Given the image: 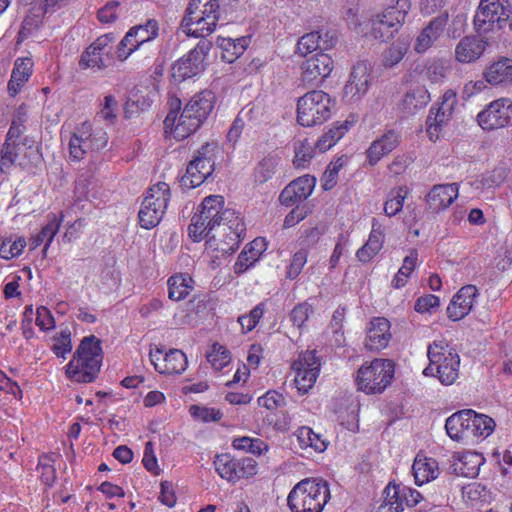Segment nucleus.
<instances>
[{"instance_id": "1", "label": "nucleus", "mask_w": 512, "mask_h": 512, "mask_svg": "<svg viewBox=\"0 0 512 512\" xmlns=\"http://www.w3.org/2000/svg\"><path fill=\"white\" fill-rule=\"evenodd\" d=\"M215 95L210 90H204L194 95L182 113L178 117L180 109V100L176 99L171 106L175 105L166 116L164 123L166 127H172L174 137L184 139L195 132L204 120L207 119L214 107Z\"/></svg>"}, {"instance_id": "2", "label": "nucleus", "mask_w": 512, "mask_h": 512, "mask_svg": "<svg viewBox=\"0 0 512 512\" xmlns=\"http://www.w3.org/2000/svg\"><path fill=\"white\" fill-rule=\"evenodd\" d=\"M199 213L201 217L218 224V229L229 239V243H224L221 247L217 244L215 249L222 253H233L238 248L240 235L244 231L239 214L233 209L224 208V199L220 195L204 198Z\"/></svg>"}, {"instance_id": "3", "label": "nucleus", "mask_w": 512, "mask_h": 512, "mask_svg": "<svg viewBox=\"0 0 512 512\" xmlns=\"http://www.w3.org/2000/svg\"><path fill=\"white\" fill-rule=\"evenodd\" d=\"M101 363L100 340L94 335L84 337L74 353L73 359L66 367V375L73 381L90 383L94 381L100 371Z\"/></svg>"}, {"instance_id": "4", "label": "nucleus", "mask_w": 512, "mask_h": 512, "mask_svg": "<svg viewBox=\"0 0 512 512\" xmlns=\"http://www.w3.org/2000/svg\"><path fill=\"white\" fill-rule=\"evenodd\" d=\"M330 498L328 483L318 478H306L290 491L287 503L292 512H321Z\"/></svg>"}, {"instance_id": "5", "label": "nucleus", "mask_w": 512, "mask_h": 512, "mask_svg": "<svg viewBox=\"0 0 512 512\" xmlns=\"http://www.w3.org/2000/svg\"><path fill=\"white\" fill-rule=\"evenodd\" d=\"M219 17L218 0H191L181 25L187 35L205 38L215 30Z\"/></svg>"}, {"instance_id": "6", "label": "nucleus", "mask_w": 512, "mask_h": 512, "mask_svg": "<svg viewBox=\"0 0 512 512\" xmlns=\"http://www.w3.org/2000/svg\"><path fill=\"white\" fill-rule=\"evenodd\" d=\"M333 101L322 90H312L297 101V122L303 127L323 124L332 114Z\"/></svg>"}, {"instance_id": "7", "label": "nucleus", "mask_w": 512, "mask_h": 512, "mask_svg": "<svg viewBox=\"0 0 512 512\" xmlns=\"http://www.w3.org/2000/svg\"><path fill=\"white\" fill-rule=\"evenodd\" d=\"M394 374V363L388 359H374L360 367L357 373L359 390L366 393H380L390 383Z\"/></svg>"}, {"instance_id": "8", "label": "nucleus", "mask_w": 512, "mask_h": 512, "mask_svg": "<svg viewBox=\"0 0 512 512\" xmlns=\"http://www.w3.org/2000/svg\"><path fill=\"white\" fill-rule=\"evenodd\" d=\"M169 200L170 188L168 184L159 182L151 187L138 213L141 227L152 229L157 226L165 213Z\"/></svg>"}, {"instance_id": "9", "label": "nucleus", "mask_w": 512, "mask_h": 512, "mask_svg": "<svg viewBox=\"0 0 512 512\" xmlns=\"http://www.w3.org/2000/svg\"><path fill=\"white\" fill-rule=\"evenodd\" d=\"M443 341H434L428 346L427 355L432 364H437L438 378L444 385H451L458 378L460 357Z\"/></svg>"}, {"instance_id": "10", "label": "nucleus", "mask_w": 512, "mask_h": 512, "mask_svg": "<svg viewBox=\"0 0 512 512\" xmlns=\"http://www.w3.org/2000/svg\"><path fill=\"white\" fill-rule=\"evenodd\" d=\"M215 150L213 143H206L197 151L181 178L182 186L189 189L198 187L212 174L215 168Z\"/></svg>"}, {"instance_id": "11", "label": "nucleus", "mask_w": 512, "mask_h": 512, "mask_svg": "<svg viewBox=\"0 0 512 512\" xmlns=\"http://www.w3.org/2000/svg\"><path fill=\"white\" fill-rule=\"evenodd\" d=\"M511 14L508 0H481L474 16V25L479 33H487L494 28L501 29Z\"/></svg>"}, {"instance_id": "12", "label": "nucleus", "mask_w": 512, "mask_h": 512, "mask_svg": "<svg viewBox=\"0 0 512 512\" xmlns=\"http://www.w3.org/2000/svg\"><path fill=\"white\" fill-rule=\"evenodd\" d=\"M157 35L158 23L154 19H149L143 25L132 27L118 44L117 58L120 61L126 60L134 51L153 40Z\"/></svg>"}, {"instance_id": "13", "label": "nucleus", "mask_w": 512, "mask_h": 512, "mask_svg": "<svg viewBox=\"0 0 512 512\" xmlns=\"http://www.w3.org/2000/svg\"><path fill=\"white\" fill-rule=\"evenodd\" d=\"M320 368V358L316 356L315 351L307 350L299 354L298 359L292 364V369L296 372L294 382L300 393L305 394L313 387Z\"/></svg>"}, {"instance_id": "14", "label": "nucleus", "mask_w": 512, "mask_h": 512, "mask_svg": "<svg viewBox=\"0 0 512 512\" xmlns=\"http://www.w3.org/2000/svg\"><path fill=\"white\" fill-rule=\"evenodd\" d=\"M214 466L221 478L233 483L241 478L253 476L257 472L254 459L245 457L237 460L229 454L217 455Z\"/></svg>"}, {"instance_id": "15", "label": "nucleus", "mask_w": 512, "mask_h": 512, "mask_svg": "<svg viewBox=\"0 0 512 512\" xmlns=\"http://www.w3.org/2000/svg\"><path fill=\"white\" fill-rule=\"evenodd\" d=\"M484 130H495L512 124V101L507 98L494 100L477 116Z\"/></svg>"}, {"instance_id": "16", "label": "nucleus", "mask_w": 512, "mask_h": 512, "mask_svg": "<svg viewBox=\"0 0 512 512\" xmlns=\"http://www.w3.org/2000/svg\"><path fill=\"white\" fill-rule=\"evenodd\" d=\"M385 499L378 512H402L403 503L409 507L417 505L422 495L415 489L390 482L384 490Z\"/></svg>"}, {"instance_id": "17", "label": "nucleus", "mask_w": 512, "mask_h": 512, "mask_svg": "<svg viewBox=\"0 0 512 512\" xmlns=\"http://www.w3.org/2000/svg\"><path fill=\"white\" fill-rule=\"evenodd\" d=\"M301 81L304 85L317 86L327 78L333 70L330 55L318 52L306 58L302 63Z\"/></svg>"}, {"instance_id": "18", "label": "nucleus", "mask_w": 512, "mask_h": 512, "mask_svg": "<svg viewBox=\"0 0 512 512\" xmlns=\"http://www.w3.org/2000/svg\"><path fill=\"white\" fill-rule=\"evenodd\" d=\"M315 183V178L309 175L293 180L280 193V203L285 206H292L297 202L306 200L313 192Z\"/></svg>"}, {"instance_id": "19", "label": "nucleus", "mask_w": 512, "mask_h": 512, "mask_svg": "<svg viewBox=\"0 0 512 512\" xmlns=\"http://www.w3.org/2000/svg\"><path fill=\"white\" fill-rule=\"evenodd\" d=\"M478 296V290L474 285L463 286L452 298L447 307L449 319L458 321L464 318L472 309L473 302Z\"/></svg>"}, {"instance_id": "20", "label": "nucleus", "mask_w": 512, "mask_h": 512, "mask_svg": "<svg viewBox=\"0 0 512 512\" xmlns=\"http://www.w3.org/2000/svg\"><path fill=\"white\" fill-rule=\"evenodd\" d=\"M471 415L472 409H464L447 418L445 429L451 439L464 441L473 438Z\"/></svg>"}, {"instance_id": "21", "label": "nucleus", "mask_w": 512, "mask_h": 512, "mask_svg": "<svg viewBox=\"0 0 512 512\" xmlns=\"http://www.w3.org/2000/svg\"><path fill=\"white\" fill-rule=\"evenodd\" d=\"M458 197V185L438 184L433 186L426 196V202L429 209L433 212H439L449 207Z\"/></svg>"}, {"instance_id": "22", "label": "nucleus", "mask_w": 512, "mask_h": 512, "mask_svg": "<svg viewBox=\"0 0 512 512\" xmlns=\"http://www.w3.org/2000/svg\"><path fill=\"white\" fill-rule=\"evenodd\" d=\"M391 339L390 322L383 317L374 318L367 331L365 347L370 351L385 348Z\"/></svg>"}, {"instance_id": "23", "label": "nucleus", "mask_w": 512, "mask_h": 512, "mask_svg": "<svg viewBox=\"0 0 512 512\" xmlns=\"http://www.w3.org/2000/svg\"><path fill=\"white\" fill-rule=\"evenodd\" d=\"M371 71V65L365 61H360L355 64L350 75V80L345 86L346 93L352 94V96H363L369 88Z\"/></svg>"}, {"instance_id": "24", "label": "nucleus", "mask_w": 512, "mask_h": 512, "mask_svg": "<svg viewBox=\"0 0 512 512\" xmlns=\"http://www.w3.org/2000/svg\"><path fill=\"white\" fill-rule=\"evenodd\" d=\"M447 20V15H440L429 22L416 39L414 49L417 53H423L432 46L443 33Z\"/></svg>"}, {"instance_id": "25", "label": "nucleus", "mask_w": 512, "mask_h": 512, "mask_svg": "<svg viewBox=\"0 0 512 512\" xmlns=\"http://www.w3.org/2000/svg\"><path fill=\"white\" fill-rule=\"evenodd\" d=\"M401 142V136L394 130H389L375 140L367 150L370 165H375L383 156L392 152Z\"/></svg>"}, {"instance_id": "26", "label": "nucleus", "mask_w": 512, "mask_h": 512, "mask_svg": "<svg viewBox=\"0 0 512 512\" xmlns=\"http://www.w3.org/2000/svg\"><path fill=\"white\" fill-rule=\"evenodd\" d=\"M218 229V224L212 223L209 219L201 217V213H196L191 220L188 227L189 236L195 241L199 242L207 238V244L212 247L215 241L214 231Z\"/></svg>"}, {"instance_id": "27", "label": "nucleus", "mask_w": 512, "mask_h": 512, "mask_svg": "<svg viewBox=\"0 0 512 512\" xmlns=\"http://www.w3.org/2000/svg\"><path fill=\"white\" fill-rule=\"evenodd\" d=\"M485 50V42L476 37H464L455 48V56L459 62L470 63L478 59Z\"/></svg>"}, {"instance_id": "28", "label": "nucleus", "mask_w": 512, "mask_h": 512, "mask_svg": "<svg viewBox=\"0 0 512 512\" xmlns=\"http://www.w3.org/2000/svg\"><path fill=\"white\" fill-rule=\"evenodd\" d=\"M411 4L409 0H397L395 6L386 8L380 15L382 23L390 26L395 32L403 25L405 18L410 10Z\"/></svg>"}, {"instance_id": "29", "label": "nucleus", "mask_w": 512, "mask_h": 512, "mask_svg": "<svg viewBox=\"0 0 512 512\" xmlns=\"http://www.w3.org/2000/svg\"><path fill=\"white\" fill-rule=\"evenodd\" d=\"M249 44L247 37L237 39L218 37L217 45L222 50L221 58L227 63L236 61L246 50Z\"/></svg>"}, {"instance_id": "30", "label": "nucleus", "mask_w": 512, "mask_h": 512, "mask_svg": "<svg viewBox=\"0 0 512 512\" xmlns=\"http://www.w3.org/2000/svg\"><path fill=\"white\" fill-rule=\"evenodd\" d=\"M411 44L408 36L399 37L388 48H386L381 55V64L384 68H393L397 65L406 55Z\"/></svg>"}, {"instance_id": "31", "label": "nucleus", "mask_w": 512, "mask_h": 512, "mask_svg": "<svg viewBox=\"0 0 512 512\" xmlns=\"http://www.w3.org/2000/svg\"><path fill=\"white\" fill-rule=\"evenodd\" d=\"M430 101V94L424 86H417L408 91L401 103V109L406 115H413L417 110L426 106Z\"/></svg>"}, {"instance_id": "32", "label": "nucleus", "mask_w": 512, "mask_h": 512, "mask_svg": "<svg viewBox=\"0 0 512 512\" xmlns=\"http://www.w3.org/2000/svg\"><path fill=\"white\" fill-rule=\"evenodd\" d=\"M485 77L492 85L512 83V59L502 58L494 62L486 70Z\"/></svg>"}, {"instance_id": "33", "label": "nucleus", "mask_w": 512, "mask_h": 512, "mask_svg": "<svg viewBox=\"0 0 512 512\" xmlns=\"http://www.w3.org/2000/svg\"><path fill=\"white\" fill-rule=\"evenodd\" d=\"M380 227L374 220L368 241L356 253L359 261L369 262L382 248L383 234Z\"/></svg>"}, {"instance_id": "34", "label": "nucleus", "mask_w": 512, "mask_h": 512, "mask_svg": "<svg viewBox=\"0 0 512 512\" xmlns=\"http://www.w3.org/2000/svg\"><path fill=\"white\" fill-rule=\"evenodd\" d=\"M186 355L178 350L171 349L165 353L162 366L157 367V371L161 374H181L187 367Z\"/></svg>"}, {"instance_id": "35", "label": "nucleus", "mask_w": 512, "mask_h": 512, "mask_svg": "<svg viewBox=\"0 0 512 512\" xmlns=\"http://www.w3.org/2000/svg\"><path fill=\"white\" fill-rule=\"evenodd\" d=\"M481 464L480 455L477 453H467L461 456L453 465V471L463 477L474 478L479 474Z\"/></svg>"}, {"instance_id": "36", "label": "nucleus", "mask_w": 512, "mask_h": 512, "mask_svg": "<svg viewBox=\"0 0 512 512\" xmlns=\"http://www.w3.org/2000/svg\"><path fill=\"white\" fill-rule=\"evenodd\" d=\"M412 471L417 485L433 480L438 475L437 463L434 459L414 460Z\"/></svg>"}, {"instance_id": "37", "label": "nucleus", "mask_w": 512, "mask_h": 512, "mask_svg": "<svg viewBox=\"0 0 512 512\" xmlns=\"http://www.w3.org/2000/svg\"><path fill=\"white\" fill-rule=\"evenodd\" d=\"M192 279L184 275L171 276L168 279V296L173 301L184 299L192 289L190 282Z\"/></svg>"}, {"instance_id": "38", "label": "nucleus", "mask_w": 512, "mask_h": 512, "mask_svg": "<svg viewBox=\"0 0 512 512\" xmlns=\"http://www.w3.org/2000/svg\"><path fill=\"white\" fill-rule=\"evenodd\" d=\"M62 220H63V215H61L60 218H57L56 215L53 214L50 217L49 222L41 229L39 234H37L33 238V241H32L33 246L37 247L42 242L47 240V243H46V245H45V247L43 249V253L45 254L47 249H48V246L50 245V243L54 239L55 235L57 234V232H58V230L60 228Z\"/></svg>"}, {"instance_id": "39", "label": "nucleus", "mask_w": 512, "mask_h": 512, "mask_svg": "<svg viewBox=\"0 0 512 512\" xmlns=\"http://www.w3.org/2000/svg\"><path fill=\"white\" fill-rule=\"evenodd\" d=\"M348 131L347 122L343 124L334 125L327 132H325L315 143V148L320 152H325L330 149L344 134Z\"/></svg>"}, {"instance_id": "40", "label": "nucleus", "mask_w": 512, "mask_h": 512, "mask_svg": "<svg viewBox=\"0 0 512 512\" xmlns=\"http://www.w3.org/2000/svg\"><path fill=\"white\" fill-rule=\"evenodd\" d=\"M408 195L406 187L401 186L396 189H392L388 195L384 204V212L387 216L391 217L399 213L404 204V200Z\"/></svg>"}, {"instance_id": "41", "label": "nucleus", "mask_w": 512, "mask_h": 512, "mask_svg": "<svg viewBox=\"0 0 512 512\" xmlns=\"http://www.w3.org/2000/svg\"><path fill=\"white\" fill-rule=\"evenodd\" d=\"M447 67L442 59H427L421 74L432 83H438L446 77Z\"/></svg>"}, {"instance_id": "42", "label": "nucleus", "mask_w": 512, "mask_h": 512, "mask_svg": "<svg viewBox=\"0 0 512 512\" xmlns=\"http://www.w3.org/2000/svg\"><path fill=\"white\" fill-rule=\"evenodd\" d=\"M471 416L473 437H487L494 431L495 421L491 417L478 414L474 410Z\"/></svg>"}, {"instance_id": "43", "label": "nucleus", "mask_w": 512, "mask_h": 512, "mask_svg": "<svg viewBox=\"0 0 512 512\" xmlns=\"http://www.w3.org/2000/svg\"><path fill=\"white\" fill-rule=\"evenodd\" d=\"M212 47V43L208 40H201L197 46L183 57L194 66V70L203 71L205 69V57Z\"/></svg>"}, {"instance_id": "44", "label": "nucleus", "mask_w": 512, "mask_h": 512, "mask_svg": "<svg viewBox=\"0 0 512 512\" xmlns=\"http://www.w3.org/2000/svg\"><path fill=\"white\" fill-rule=\"evenodd\" d=\"M456 103V93L453 90H447L443 94L441 104L435 112L437 115V124L440 128L450 119Z\"/></svg>"}, {"instance_id": "45", "label": "nucleus", "mask_w": 512, "mask_h": 512, "mask_svg": "<svg viewBox=\"0 0 512 512\" xmlns=\"http://www.w3.org/2000/svg\"><path fill=\"white\" fill-rule=\"evenodd\" d=\"M255 245H258V241L254 240L248 245V249L243 250L235 263V273H243L249 266L254 264L261 255V250L256 249Z\"/></svg>"}, {"instance_id": "46", "label": "nucleus", "mask_w": 512, "mask_h": 512, "mask_svg": "<svg viewBox=\"0 0 512 512\" xmlns=\"http://www.w3.org/2000/svg\"><path fill=\"white\" fill-rule=\"evenodd\" d=\"M91 130V124L84 122L77 133H73L69 141L70 156L74 160H81L84 157L83 136Z\"/></svg>"}, {"instance_id": "47", "label": "nucleus", "mask_w": 512, "mask_h": 512, "mask_svg": "<svg viewBox=\"0 0 512 512\" xmlns=\"http://www.w3.org/2000/svg\"><path fill=\"white\" fill-rule=\"evenodd\" d=\"M321 37L319 31H314L303 35L297 42V51L304 57H309V55L316 51L320 50Z\"/></svg>"}, {"instance_id": "48", "label": "nucleus", "mask_w": 512, "mask_h": 512, "mask_svg": "<svg viewBox=\"0 0 512 512\" xmlns=\"http://www.w3.org/2000/svg\"><path fill=\"white\" fill-rule=\"evenodd\" d=\"M315 143L310 142L308 139L300 141L295 146V157L293 160L294 165L297 168L305 167L307 163L314 156Z\"/></svg>"}, {"instance_id": "49", "label": "nucleus", "mask_w": 512, "mask_h": 512, "mask_svg": "<svg viewBox=\"0 0 512 512\" xmlns=\"http://www.w3.org/2000/svg\"><path fill=\"white\" fill-rule=\"evenodd\" d=\"M207 361L215 368L222 369L230 362V352L219 343H214L207 353Z\"/></svg>"}, {"instance_id": "50", "label": "nucleus", "mask_w": 512, "mask_h": 512, "mask_svg": "<svg viewBox=\"0 0 512 512\" xmlns=\"http://www.w3.org/2000/svg\"><path fill=\"white\" fill-rule=\"evenodd\" d=\"M19 143L4 142L1 149V163L0 170L2 173H9L11 167L14 165L19 153Z\"/></svg>"}, {"instance_id": "51", "label": "nucleus", "mask_w": 512, "mask_h": 512, "mask_svg": "<svg viewBox=\"0 0 512 512\" xmlns=\"http://www.w3.org/2000/svg\"><path fill=\"white\" fill-rule=\"evenodd\" d=\"M298 439L302 445L310 446L319 452L324 451L327 447L325 441L321 439V436L314 433L309 427H301L298 430Z\"/></svg>"}, {"instance_id": "52", "label": "nucleus", "mask_w": 512, "mask_h": 512, "mask_svg": "<svg viewBox=\"0 0 512 512\" xmlns=\"http://www.w3.org/2000/svg\"><path fill=\"white\" fill-rule=\"evenodd\" d=\"M278 161L275 157H266L255 168V179L259 183H265L275 173Z\"/></svg>"}, {"instance_id": "53", "label": "nucleus", "mask_w": 512, "mask_h": 512, "mask_svg": "<svg viewBox=\"0 0 512 512\" xmlns=\"http://www.w3.org/2000/svg\"><path fill=\"white\" fill-rule=\"evenodd\" d=\"M106 55L103 52L100 51H93L91 53L90 49L87 48L86 51H84L81 55V58L79 60V66L82 69L87 68H97L99 70L104 69L107 67V63L105 62L103 56Z\"/></svg>"}, {"instance_id": "54", "label": "nucleus", "mask_w": 512, "mask_h": 512, "mask_svg": "<svg viewBox=\"0 0 512 512\" xmlns=\"http://www.w3.org/2000/svg\"><path fill=\"white\" fill-rule=\"evenodd\" d=\"M200 72V70H194V66L183 58L178 60L172 67V77L175 81L179 82L191 78Z\"/></svg>"}, {"instance_id": "55", "label": "nucleus", "mask_w": 512, "mask_h": 512, "mask_svg": "<svg viewBox=\"0 0 512 512\" xmlns=\"http://www.w3.org/2000/svg\"><path fill=\"white\" fill-rule=\"evenodd\" d=\"M190 414L203 422L219 421L222 418L220 410L215 408L200 407L198 405H192L189 409Z\"/></svg>"}, {"instance_id": "56", "label": "nucleus", "mask_w": 512, "mask_h": 512, "mask_svg": "<svg viewBox=\"0 0 512 512\" xmlns=\"http://www.w3.org/2000/svg\"><path fill=\"white\" fill-rule=\"evenodd\" d=\"M258 404L268 410H273L285 405V398L277 391H268L264 396L258 398Z\"/></svg>"}, {"instance_id": "57", "label": "nucleus", "mask_w": 512, "mask_h": 512, "mask_svg": "<svg viewBox=\"0 0 512 512\" xmlns=\"http://www.w3.org/2000/svg\"><path fill=\"white\" fill-rule=\"evenodd\" d=\"M306 262H307L306 251L300 250V251L296 252L293 256V259H292L289 267H288L286 277L291 280L295 279L302 271Z\"/></svg>"}, {"instance_id": "58", "label": "nucleus", "mask_w": 512, "mask_h": 512, "mask_svg": "<svg viewBox=\"0 0 512 512\" xmlns=\"http://www.w3.org/2000/svg\"><path fill=\"white\" fill-rule=\"evenodd\" d=\"M342 158L337 159L334 163H330L324 173L323 188L325 190L332 189L336 184V177L340 168L343 166Z\"/></svg>"}, {"instance_id": "59", "label": "nucleus", "mask_w": 512, "mask_h": 512, "mask_svg": "<svg viewBox=\"0 0 512 512\" xmlns=\"http://www.w3.org/2000/svg\"><path fill=\"white\" fill-rule=\"evenodd\" d=\"M440 300L437 296L428 294L417 299L415 303V310L419 313H432L434 309L438 308Z\"/></svg>"}, {"instance_id": "60", "label": "nucleus", "mask_w": 512, "mask_h": 512, "mask_svg": "<svg viewBox=\"0 0 512 512\" xmlns=\"http://www.w3.org/2000/svg\"><path fill=\"white\" fill-rule=\"evenodd\" d=\"M311 306L308 303H301L294 307L290 313V320L294 326L301 327L308 319Z\"/></svg>"}, {"instance_id": "61", "label": "nucleus", "mask_w": 512, "mask_h": 512, "mask_svg": "<svg viewBox=\"0 0 512 512\" xmlns=\"http://www.w3.org/2000/svg\"><path fill=\"white\" fill-rule=\"evenodd\" d=\"M71 334L69 331H64L61 336L56 339V343L53 345L52 350L58 356L65 358V355L71 352Z\"/></svg>"}, {"instance_id": "62", "label": "nucleus", "mask_w": 512, "mask_h": 512, "mask_svg": "<svg viewBox=\"0 0 512 512\" xmlns=\"http://www.w3.org/2000/svg\"><path fill=\"white\" fill-rule=\"evenodd\" d=\"M372 32L374 37L381 41H388L393 37L395 33V31L390 26H386L384 23H382V19H380L378 16L373 21Z\"/></svg>"}, {"instance_id": "63", "label": "nucleus", "mask_w": 512, "mask_h": 512, "mask_svg": "<svg viewBox=\"0 0 512 512\" xmlns=\"http://www.w3.org/2000/svg\"><path fill=\"white\" fill-rule=\"evenodd\" d=\"M142 462H143L144 467L149 472L154 473V474H158L159 473V469H158V465H157V459H156V456L154 454L152 442H147L145 444L144 457H143Z\"/></svg>"}, {"instance_id": "64", "label": "nucleus", "mask_w": 512, "mask_h": 512, "mask_svg": "<svg viewBox=\"0 0 512 512\" xmlns=\"http://www.w3.org/2000/svg\"><path fill=\"white\" fill-rule=\"evenodd\" d=\"M114 37L111 34H105L98 37L88 48L91 53L93 51H100L108 55L110 53V44L113 42Z\"/></svg>"}]
</instances>
